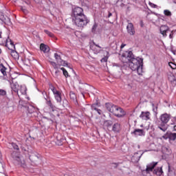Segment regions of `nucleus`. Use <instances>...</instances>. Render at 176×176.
Wrapping results in <instances>:
<instances>
[{
    "instance_id": "f257e3e1",
    "label": "nucleus",
    "mask_w": 176,
    "mask_h": 176,
    "mask_svg": "<svg viewBox=\"0 0 176 176\" xmlns=\"http://www.w3.org/2000/svg\"><path fill=\"white\" fill-rule=\"evenodd\" d=\"M120 60L124 63H129V68L132 71H136L138 75L142 74V66L144 65V59L134 58L131 51H125L122 53Z\"/></svg>"
},
{
    "instance_id": "f03ea898",
    "label": "nucleus",
    "mask_w": 176,
    "mask_h": 176,
    "mask_svg": "<svg viewBox=\"0 0 176 176\" xmlns=\"http://www.w3.org/2000/svg\"><path fill=\"white\" fill-rule=\"evenodd\" d=\"M170 119H171L170 114H168L167 113L162 114L160 117V120L161 121V123L158 124V129H160V130H162V131H164V133L167 131V129L168 128L167 124L168 123V122H170Z\"/></svg>"
},
{
    "instance_id": "7ed1b4c3",
    "label": "nucleus",
    "mask_w": 176,
    "mask_h": 176,
    "mask_svg": "<svg viewBox=\"0 0 176 176\" xmlns=\"http://www.w3.org/2000/svg\"><path fill=\"white\" fill-rule=\"evenodd\" d=\"M89 21H90L87 19V16H86V15H81L72 19L74 24H75L76 27H79V28H83V27L87 25V23Z\"/></svg>"
},
{
    "instance_id": "20e7f679",
    "label": "nucleus",
    "mask_w": 176,
    "mask_h": 176,
    "mask_svg": "<svg viewBox=\"0 0 176 176\" xmlns=\"http://www.w3.org/2000/svg\"><path fill=\"white\" fill-rule=\"evenodd\" d=\"M73 16L72 19H75L76 17H80V16H85L83 13V9L80 7H75L72 10Z\"/></svg>"
},
{
    "instance_id": "39448f33",
    "label": "nucleus",
    "mask_w": 176,
    "mask_h": 176,
    "mask_svg": "<svg viewBox=\"0 0 176 176\" xmlns=\"http://www.w3.org/2000/svg\"><path fill=\"white\" fill-rule=\"evenodd\" d=\"M156 166H157V162H153L147 165L146 170H143V174H151Z\"/></svg>"
},
{
    "instance_id": "423d86ee",
    "label": "nucleus",
    "mask_w": 176,
    "mask_h": 176,
    "mask_svg": "<svg viewBox=\"0 0 176 176\" xmlns=\"http://www.w3.org/2000/svg\"><path fill=\"white\" fill-rule=\"evenodd\" d=\"M114 116H116L117 118H123V116H126V111H124V110L121 107L117 106L116 112L114 113Z\"/></svg>"
},
{
    "instance_id": "0eeeda50",
    "label": "nucleus",
    "mask_w": 176,
    "mask_h": 176,
    "mask_svg": "<svg viewBox=\"0 0 176 176\" xmlns=\"http://www.w3.org/2000/svg\"><path fill=\"white\" fill-rule=\"evenodd\" d=\"M142 155H144V153L141 151L135 153L131 157V162H133V163H138Z\"/></svg>"
},
{
    "instance_id": "6e6552de",
    "label": "nucleus",
    "mask_w": 176,
    "mask_h": 176,
    "mask_svg": "<svg viewBox=\"0 0 176 176\" xmlns=\"http://www.w3.org/2000/svg\"><path fill=\"white\" fill-rule=\"evenodd\" d=\"M105 107L109 112H111V113L115 115V112L116 111V108H118V106L112 103H106Z\"/></svg>"
},
{
    "instance_id": "1a4fd4ad",
    "label": "nucleus",
    "mask_w": 176,
    "mask_h": 176,
    "mask_svg": "<svg viewBox=\"0 0 176 176\" xmlns=\"http://www.w3.org/2000/svg\"><path fill=\"white\" fill-rule=\"evenodd\" d=\"M52 91L53 92L55 99L56 100L57 102H61V93L58 91H57V89H56V88H54V87H52V88L51 89Z\"/></svg>"
},
{
    "instance_id": "9d476101",
    "label": "nucleus",
    "mask_w": 176,
    "mask_h": 176,
    "mask_svg": "<svg viewBox=\"0 0 176 176\" xmlns=\"http://www.w3.org/2000/svg\"><path fill=\"white\" fill-rule=\"evenodd\" d=\"M133 135H135V137H142V135H145V131L143 129H136L133 131L131 133Z\"/></svg>"
},
{
    "instance_id": "9b49d317",
    "label": "nucleus",
    "mask_w": 176,
    "mask_h": 176,
    "mask_svg": "<svg viewBox=\"0 0 176 176\" xmlns=\"http://www.w3.org/2000/svg\"><path fill=\"white\" fill-rule=\"evenodd\" d=\"M168 80L170 82L172 86H176V76L171 72L168 73Z\"/></svg>"
},
{
    "instance_id": "f8f14e48",
    "label": "nucleus",
    "mask_w": 176,
    "mask_h": 176,
    "mask_svg": "<svg viewBox=\"0 0 176 176\" xmlns=\"http://www.w3.org/2000/svg\"><path fill=\"white\" fill-rule=\"evenodd\" d=\"M126 30L129 35H135V29H134V25H133L131 23H128Z\"/></svg>"
},
{
    "instance_id": "ddd939ff",
    "label": "nucleus",
    "mask_w": 176,
    "mask_h": 176,
    "mask_svg": "<svg viewBox=\"0 0 176 176\" xmlns=\"http://www.w3.org/2000/svg\"><path fill=\"white\" fill-rule=\"evenodd\" d=\"M151 113L148 111L144 112L142 111L140 116V119H142V120H149L151 118Z\"/></svg>"
},
{
    "instance_id": "4468645a",
    "label": "nucleus",
    "mask_w": 176,
    "mask_h": 176,
    "mask_svg": "<svg viewBox=\"0 0 176 176\" xmlns=\"http://www.w3.org/2000/svg\"><path fill=\"white\" fill-rule=\"evenodd\" d=\"M20 86L17 82H14L11 84V89L12 91H14V93H17L19 97H20V93H19V89Z\"/></svg>"
},
{
    "instance_id": "2eb2a0df",
    "label": "nucleus",
    "mask_w": 176,
    "mask_h": 176,
    "mask_svg": "<svg viewBox=\"0 0 176 176\" xmlns=\"http://www.w3.org/2000/svg\"><path fill=\"white\" fill-rule=\"evenodd\" d=\"M40 50H41V52H43V53H49V52L50 51V48L49 47V46L41 43L40 45Z\"/></svg>"
},
{
    "instance_id": "dca6fc26",
    "label": "nucleus",
    "mask_w": 176,
    "mask_h": 176,
    "mask_svg": "<svg viewBox=\"0 0 176 176\" xmlns=\"http://www.w3.org/2000/svg\"><path fill=\"white\" fill-rule=\"evenodd\" d=\"M112 130L114 133H120V130H122V127L120 126V124L116 123L113 125Z\"/></svg>"
},
{
    "instance_id": "f3484780",
    "label": "nucleus",
    "mask_w": 176,
    "mask_h": 176,
    "mask_svg": "<svg viewBox=\"0 0 176 176\" xmlns=\"http://www.w3.org/2000/svg\"><path fill=\"white\" fill-rule=\"evenodd\" d=\"M8 49L10 50V54L13 58L15 60L19 59V53L16 52V50H13V48L8 47Z\"/></svg>"
},
{
    "instance_id": "a211bd4d",
    "label": "nucleus",
    "mask_w": 176,
    "mask_h": 176,
    "mask_svg": "<svg viewBox=\"0 0 176 176\" xmlns=\"http://www.w3.org/2000/svg\"><path fill=\"white\" fill-rule=\"evenodd\" d=\"M167 31H168V27L162 25L160 28V33L163 36H167Z\"/></svg>"
},
{
    "instance_id": "6ab92c4d",
    "label": "nucleus",
    "mask_w": 176,
    "mask_h": 176,
    "mask_svg": "<svg viewBox=\"0 0 176 176\" xmlns=\"http://www.w3.org/2000/svg\"><path fill=\"white\" fill-rule=\"evenodd\" d=\"M19 93L21 96H25V94H27V87L24 85H21L19 88Z\"/></svg>"
},
{
    "instance_id": "aec40b11",
    "label": "nucleus",
    "mask_w": 176,
    "mask_h": 176,
    "mask_svg": "<svg viewBox=\"0 0 176 176\" xmlns=\"http://www.w3.org/2000/svg\"><path fill=\"white\" fill-rule=\"evenodd\" d=\"M153 174L160 176L163 174V169L162 167L155 168L153 170Z\"/></svg>"
},
{
    "instance_id": "412c9836",
    "label": "nucleus",
    "mask_w": 176,
    "mask_h": 176,
    "mask_svg": "<svg viewBox=\"0 0 176 176\" xmlns=\"http://www.w3.org/2000/svg\"><path fill=\"white\" fill-rule=\"evenodd\" d=\"M29 159L30 160H31V162H37L38 160L39 159V157L36 155V153H32L29 156Z\"/></svg>"
},
{
    "instance_id": "4be33fe9",
    "label": "nucleus",
    "mask_w": 176,
    "mask_h": 176,
    "mask_svg": "<svg viewBox=\"0 0 176 176\" xmlns=\"http://www.w3.org/2000/svg\"><path fill=\"white\" fill-rule=\"evenodd\" d=\"M168 176H175V171L174 170V168L170 166L168 164Z\"/></svg>"
},
{
    "instance_id": "5701e85b",
    "label": "nucleus",
    "mask_w": 176,
    "mask_h": 176,
    "mask_svg": "<svg viewBox=\"0 0 176 176\" xmlns=\"http://www.w3.org/2000/svg\"><path fill=\"white\" fill-rule=\"evenodd\" d=\"M0 71L1 74H3V76H6L8 74H6V68L3 66V64L0 63Z\"/></svg>"
},
{
    "instance_id": "b1692460",
    "label": "nucleus",
    "mask_w": 176,
    "mask_h": 176,
    "mask_svg": "<svg viewBox=\"0 0 176 176\" xmlns=\"http://www.w3.org/2000/svg\"><path fill=\"white\" fill-rule=\"evenodd\" d=\"M69 96H70L71 100H72L74 102H77L76 95L75 94V93H74V91H70Z\"/></svg>"
},
{
    "instance_id": "393cba45",
    "label": "nucleus",
    "mask_w": 176,
    "mask_h": 176,
    "mask_svg": "<svg viewBox=\"0 0 176 176\" xmlns=\"http://www.w3.org/2000/svg\"><path fill=\"white\" fill-rule=\"evenodd\" d=\"M104 124L106 127H111L113 124V122L111 120H107L104 121Z\"/></svg>"
},
{
    "instance_id": "a878e982",
    "label": "nucleus",
    "mask_w": 176,
    "mask_h": 176,
    "mask_svg": "<svg viewBox=\"0 0 176 176\" xmlns=\"http://www.w3.org/2000/svg\"><path fill=\"white\" fill-rule=\"evenodd\" d=\"M8 45H10L11 47H12L13 49H15L14 43L12 42V41L10 38H8L6 41V46H8Z\"/></svg>"
},
{
    "instance_id": "bb28decb",
    "label": "nucleus",
    "mask_w": 176,
    "mask_h": 176,
    "mask_svg": "<svg viewBox=\"0 0 176 176\" xmlns=\"http://www.w3.org/2000/svg\"><path fill=\"white\" fill-rule=\"evenodd\" d=\"M58 65L59 66L63 65V67H68V63H67L65 60H63V59H61V60L58 62Z\"/></svg>"
},
{
    "instance_id": "cd10ccee",
    "label": "nucleus",
    "mask_w": 176,
    "mask_h": 176,
    "mask_svg": "<svg viewBox=\"0 0 176 176\" xmlns=\"http://www.w3.org/2000/svg\"><path fill=\"white\" fill-rule=\"evenodd\" d=\"M94 46H96V47L94 48V51L95 53H96V54H98V53H100V52H101V47H100V45H97V44H94Z\"/></svg>"
},
{
    "instance_id": "c85d7f7f",
    "label": "nucleus",
    "mask_w": 176,
    "mask_h": 176,
    "mask_svg": "<svg viewBox=\"0 0 176 176\" xmlns=\"http://www.w3.org/2000/svg\"><path fill=\"white\" fill-rule=\"evenodd\" d=\"M164 14L168 17H171L172 16L171 12L168 10H164Z\"/></svg>"
},
{
    "instance_id": "c756f323",
    "label": "nucleus",
    "mask_w": 176,
    "mask_h": 176,
    "mask_svg": "<svg viewBox=\"0 0 176 176\" xmlns=\"http://www.w3.org/2000/svg\"><path fill=\"white\" fill-rule=\"evenodd\" d=\"M28 111L29 113H33L35 111V107L33 106H30L28 107Z\"/></svg>"
},
{
    "instance_id": "7c9ffc66",
    "label": "nucleus",
    "mask_w": 176,
    "mask_h": 176,
    "mask_svg": "<svg viewBox=\"0 0 176 176\" xmlns=\"http://www.w3.org/2000/svg\"><path fill=\"white\" fill-rule=\"evenodd\" d=\"M54 57H55L58 64L59 61L62 60L61 56L60 55H58V54H57V53L54 54Z\"/></svg>"
},
{
    "instance_id": "2f4dec72",
    "label": "nucleus",
    "mask_w": 176,
    "mask_h": 176,
    "mask_svg": "<svg viewBox=\"0 0 176 176\" xmlns=\"http://www.w3.org/2000/svg\"><path fill=\"white\" fill-rule=\"evenodd\" d=\"M60 69L63 71L64 76H65V78H68V72L64 67H61Z\"/></svg>"
},
{
    "instance_id": "473e14b6",
    "label": "nucleus",
    "mask_w": 176,
    "mask_h": 176,
    "mask_svg": "<svg viewBox=\"0 0 176 176\" xmlns=\"http://www.w3.org/2000/svg\"><path fill=\"white\" fill-rule=\"evenodd\" d=\"M44 32L45 34H47V35H48V36H50L51 38H53L54 36V34H53V33L50 32L49 30H44Z\"/></svg>"
},
{
    "instance_id": "72a5a7b5",
    "label": "nucleus",
    "mask_w": 176,
    "mask_h": 176,
    "mask_svg": "<svg viewBox=\"0 0 176 176\" xmlns=\"http://www.w3.org/2000/svg\"><path fill=\"white\" fill-rule=\"evenodd\" d=\"M51 65L54 68V69H58V64L56 63V62L51 61Z\"/></svg>"
},
{
    "instance_id": "f704fd0d",
    "label": "nucleus",
    "mask_w": 176,
    "mask_h": 176,
    "mask_svg": "<svg viewBox=\"0 0 176 176\" xmlns=\"http://www.w3.org/2000/svg\"><path fill=\"white\" fill-rule=\"evenodd\" d=\"M169 138L172 141H175V140H176V133H170V135L169 136Z\"/></svg>"
},
{
    "instance_id": "c9c22d12",
    "label": "nucleus",
    "mask_w": 176,
    "mask_h": 176,
    "mask_svg": "<svg viewBox=\"0 0 176 176\" xmlns=\"http://www.w3.org/2000/svg\"><path fill=\"white\" fill-rule=\"evenodd\" d=\"M47 104L52 109V111L54 109L55 107L52 103V101H50V100L47 101Z\"/></svg>"
},
{
    "instance_id": "e433bc0d",
    "label": "nucleus",
    "mask_w": 176,
    "mask_h": 176,
    "mask_svg": "<svg viewBox=\"0 0 176 176\" xmlns=\"http://www.w3.org/2000/svg\"><path fill=\"white\" fill-rule=\"evenodd\" d=\"M168 65H169V67H170V68H171L172 69H176V65H175L174 63L170 62V63H168Z\"/></svg>"
},
{
    "instance_id": "4c0bfd02",
    "label": "nucleus",
    "mask_w": 176,
    "mask_h": 176,
    "mask_svg": "<svg viewBox=\"0 0 176 176\" xmlns=\"http://www.w3.org/2000/svg\"><path fill=\"white\" fill-rule=\"evenodd\" d=\"M148 5H149V6H151V8H153L154 9L157 8V5L153 3L151 1L148 2Z\"/></svg>"
},
{
    "instance_id": "58836bf2",
    "label": "nucleus",
    "mask_w": 176,
    "mask_h": 176,
    "mask_svg": "<svg viewBox=\"0 0 176 176\" xmlns=\"http://www.w3.org/2000/svg\"><path fill=\"white\" fill-rule=\"evenodd\" d=\"M97 27H98V25H97V23H94L91 29L92 32H96Z\"/></svg>"
},
{
    "instance_id": "ea45409f",
    "label": "nucleus",
    "mask_w": 176,
    "mask_h": 176,
    "mask_svg": "<svg viewBox=\"0 0 176 176\" xmlns=\"http://www.w3.org/2000/svg\"><path fill=\"white\" fill-rule=\"evenodd\" d=\"M152 107H153V112H155V113L157 112V104H155L153 103Z\"/></svg>"
},
{
    "instance_id": "a19ab883",
    "label": "nucleus",
    "mask_w": 176,
    "mask_h": 176,
    "mask_svg": "<svg viewBox=\"0 0 176 176\" xmlns=\"http://www.w3.org/2000/svg\"><path fill=\"white\" fill-rule=\"evenodd\" d=\"M21 10H22V12H23L25 14H28V10L26 9L25 7H21Z\"/></svg>"
},
{
    "instance_id": "79ce46f5",
    "label": "nucleus",
    "mask_w": 176,
    "mask_h": 176,
    "mask_svg": "<svg viewBox=\"0 0 176 176\" xmlns=\"http://www.w3.org/2000/svg\"><path fill=\"white\" fill-rule=\"evenodd\" d=\"M97 107H98V104L96 103L91 105V109L93 111H96L98 109Z\"/></svg>"
},
{
    "instance_id": "37998d69",
    "label": "nucleus",
    "mask_w": 176,
    "mask_h": 176,
    "mask_svg": "<svg viewBox=\"0 0 176 176\" xmlns=\"http://www.w3.org/2000/svg\"><path fill=\"white\" fill-rule=\"evenodd\" d=\"M101 63H107L108 61V56H104L100 60Z\"/></svg>"
},
{
    "instance_id": "c03bdc74",
    "label": "nucleus",
    "mask_w": 176,
    "mask_h": 176,
    "mask_svg": "<svg viewBox=\"0 0 176 176\" xmlns=\"http://www.w3.org/2000/svg\"><path fill=\"white\" fill-rule=\"evenodd\" d=\"M0 96H6V91L0 89Z\"/></svg>"
},
{
    "instance_id": "a18cd8bd",
    "label": "nucleus",
    "mask_w": 176,
    "mask_h": 176,
    "mask_svg": "<svg viewBox=\"0 0 176 176\" xmlns=\"http://www.w3.org/2000/svg\"><path fill=\"white\" fill-rule=\"evenodd\" d=\"M12 146L14 148V149H16V151H19V146H17L16 143H12Z\"/></svg>"
},
{
    "instance_id": "49530a36",
    "label": "nucleus",
    "mask_w": 176,
    "mask_h": 176,
    "mask_svg": "<svg viewBox=\"0 0 176 176\" xmlns=\"http://www.w3.org/2000/svg\"><path fill=\"white\" fill-rule=\"evenodd\" d=\"M25 102L23 100H19V105H22V107H25Z\"/></svg>"
},
{
    "instance_id": "de8ad7c7",
    "label": "nucleus",
    "mask_w": 176,
    "mask_h": 176,
    "mask_svg": "<svg viewBox=\"0 0 176 176\" xmlns=\"http://www.w3.org/2000/svg\"><path fill=\"white\" fill-rule=\"evenodd\" d=\"M15 160H16V162H18L19 164H20V163H21V158H20V157H16Z\"/></svg>"
},
{
    "instance_id": "09e8293b",
    "label": "nucleus",
    "mask_w": 176,
    "mask_h": 176,
    "mask_svg": "<svg viewBox=\"0 0 176 176\" xmlns=\"http://www.w3.org/2000/svg\"><path fill=\"white\" fill-rule=\"evenodd\" d=\"M96 111L98 112V115H102V111L100 109H97Z\"/></svg>"
},
{
    "instance_id": "8fccbe9b",
    "label": "nucleus",
    "mask_w": 176,
    "mask_h": 176,
    "mask_svg": "<svg viewBox=\"0 0 176 176\" xmlns=\"http://www.w3.org/2000/svg\"><path fill=\"white\" fill-rule=\"evenodd\" d=\"M60 73V70L57 69L55 71V75L56 76H58V74Z\"/></svg>"
},
{
    "instance_id": "3c124183",
    "label": "nucleus",
    "mask_w": 176,
    "mask_h": 176,
    "mask_svg": "<svg viewBox=\"0 0 176 176\" xmlns=\"http://www.w3.org/2000/svg\"><path fill=\"white\" fill-rule=\"evenodd\" d=\"M36 3H41V0H34Z\"/></svg>"
},
{
    "instance_id": "603ef678",
    "label": "nucleus",
    "mask_w": 176,
    "mask_h": 176,
    "mask_svg": "<svg viewBox=\"0 0 176 176\" xmlns=\"http://www.w3.org/2000/svg\"><path fill=\"white\" fill-rule=\"evenodd\" d=\"M124 46H126V44H122L120 46L121 49H123V47H124Z\"/></svg>"
},
{
    "instance_id": "864d4df0",
    "label": "nucleus",
    "mask_w": 176,
    "mask_h": 176,
    "mask_svg": "<svg viewBox=\"0 0 176 176\" xmlns=\"http://www.w3.org/2000/svg\"><path fill=\"white\" fill-rule=\"evenodd\" d=\"M111 16H112V13L109 12L108 17H111Z\"/></svg>"
},
{
    "instance_id": "5fc2aeb1",
    "label": "nucleus",
    "mask_w": 176,
    "mask_h": 176,
    "mask_svg": "<svg viewBox=\"0 0 176 176\" xmlns=\"http://www.w3.org/2000/svg\"><path fill=\"white\" fill-rule=\"evenodd\" d=\"M174 131H176V124L173 126Z\"/></svg>"
},
{
    "instance_id": "6e6d98bb",
    "label": "nucleus",
    "mask_w": 176,
    "mask_h": 176,
    "mask_svg": "<svg viewBox=\"0 0 176 176\" xmlns=\"http://www.w3.org/2000/svg\"><path fill=\"white\" fill-rule=\"evenodd\" d=\"M169 38H173V34H170Z\"/></svg>"
},
{
    "instance_id": "4d7b16f0",
    "label": "nucleus",
    "mask_w": 176,
    "mask_h": 176,
    "mask_svg": "<svg viewBox=\"0 0 176 176\" xmlns=\"http://www.w3.org/2000/svg\"><path fill=\"white\" fill-rule=\"evenodd\" d=\"M1 35H2V32H0V38H2Z\"/></svg>"
},
{
    "instance_id": "13d9d810",
    "label": "nucleus",
    "mask_w": 176,
    "mask_h": 176,
    "mask_svg": "<svg viewBox=\"0 0 176 176\" xmlns=\"http://www.w3.org/2000/svg\"><path fill=\"white\" fill-rule=\"evenodd\" d=\"M2 54V50L0 48V54Z\"/></svg>"
},
{
    "instance_id": "bf43d9fd",
    "label": "nucleus",
    "mask_w": 176,
    "mask_h": 176,
    "mask_svg": "<svg viewBox=\"0 0 176 176\" xmlns=\"http://www.w3.org/2000/svg\"><path fill=\"white\" fill-rule=\"evenodd\" d=\"M163 138H166V137L163 136Z\"/></svg>"
},
{
    "instance_id": "052dcab7",
    "label": "nucleus",
    "mask_w": 176,
    "mask_h": 176,
    "mask_svg": "<svg viewBox=\"0 0 176 176\" xmlns=\"http://www.w3.org/2000/svg\"><path fill=\"white\" fill-rule=\"evenodd\" d=\"M107 54H108V52H107Z\"/></svg>"
}]
</instances>
